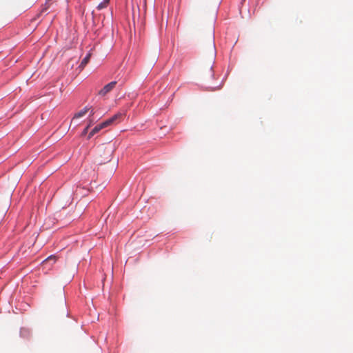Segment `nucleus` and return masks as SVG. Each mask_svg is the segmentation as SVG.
I'll return each mask as SVG.
<instances>
[{"mask_svg": "<svg viewBox=\"0 0 353 353\" xmlns=\"http://www.w3.org/2000/svg\"><path fill=\"white\" fill-rule=\"evenodd\" d=\"M110 155H108V157H106L103 160H98V163L99 164H103V163H105V162H108L110 160Z\"/></svg>", "mask_w": 353, "mask_h": 353, "instance_id": "7", "label": "nucleus"}, {"mask_svg": "<svg viewBox=\"0 0 353 353\" xmlns=\"http://www.w3.org/2000/svg\"><path fill=\"white\" fill-rule=\"evenodd\" d=\"M50 261H53L54 262L56 261V256H54V255H51L50 256H48L45 261L44 262L47 263Z\"/></svg>", "mask_w": 353, "mask_h": 353, "instance_id": "8", "label": "nucleus"}, {"mask_svg": "<svg viewBox=\"0 0 353 353\" xmlns=\"http://www.w3.org/2000/svg\"><path fill=\"white\" fill-rule=\"evenodd\" d=\"M90 58V54H87L81 61L79 67L83 68L87 63L89 62Z\"/></svg>", "mask_w": 353, "mask_h": 353, "instance_id": "5", "label": "nucleus"}, {"mask_svg": "<svg viewBox=\"0 0 353 353\" xmlns=\"http://www.w3.org/2000/svg\"><path fill=\"white\" fill-rule=\"evenodd\" d=\"M117 85V81H111L110 83L105 85L101 90L98 92L99 95L105 96L107 94L110 92Z\"/></svg>", "mask_w": 353, "mask_h": 353, "instance_id": "1", "label": "nucleus"}, {"mask_svg": "<svg viewBox=\"0 0 353 353\" xmlns=\"http://www.w3.org/2000/svg\"><path fill=\"white\" fill-rule=\"evenodd\" d=\"M49 7H50V4H49L48 2H46V3L44 4V7H43V10H43V11H44V10H47L49 8Z\"/></svg>", "mask_w": 353, "mask_h": 353, "instance_id": "10", "label": "nucleus"}, {"mask_svg": "<svg viewBox=\"0 0 353 353\" xmlns=\"http://www.w3.org/2000/svg\"><path fill=\"white\" fill-rule=\"evenodd\" d=\"M90 128V125H88L82 132V136L85 135L88 133V128Z\"/></svg>", "mask_w": 353, "mask_h": 353, "instance_id": "9", "label": "nucleus"}, {"mask_svg": "<svg viewBox=\"0 0 353 353\" xmlns=\"http://www.w3.org/2000/svg\"><path fill=\"white\" fill-rule=\"evenodd\" d=\"M88 121H89V124L88 125H90V126L92 124L94 120H93V119L89 118Z\"/></svg>", "mask_w": 353, "mask_h": 353, "instance_id": "11", "label": "nucleus"}, {"mask_svg": "<svg viewBox=\"0 0 353 353\" xmlns=\"http://www.w3.org/2000/svg\"><path fill=\"white\" fill-rule=\"evenodd\" d=\"M90 110V115H94V109L91 107L89 108L88 106L83 108L81 110H80L79 112L76 113L73 117V119L81 118L83 116H85L89 111Z\"/></svg>", "mask_w": 353, "mask_h": 353, "instance_id": "2", "label": "nucleus"}, {"mask_svg": "<svg viewBox=\"0 0 353 353\" xmlns=\"http://www.w3.org/2000/svg\"><path fill=\"white\" fill-rule=\"evenodd\" d=\"M212 66H210V73H212Z\"/></svg>", "mask_w": 353, "mask_h": 353, "instance_id": "12", "label": "nucleus"}, {"mask_svg": "<svg viewBox=\"0 0 353 353\" xmlns=\"http://www.w3.org/2000/svg\"><path fill=\"white\" fill-rule=\"evenodd\" d=\"M123 114L119 112V113L114 114V116H112L111 118L107 119L104 122L108 127V126L112 125V123H114V122H116L117 121L120 120L123 117Z\"/></svg>", "mask_w": 353, "mask_h": 353, "instance_id": "3", "label": "nucleus"}, {"mask_svg": "<svg viewBox=\"0 0 353 353\" xmlns=\"http://www.w3.org/2000/svg\"><path fill=\"white\" fill-rule=\"evenodd\" d=\"M108 2V0H107L105 2L99 3L97 6L98 10H101V9L105 8Z\"/></svg>", "mask_w": 353, "mask_h": 353, "instance_id": "6", "label": "nucleus"}, {"mask_svg": "<svg viewBox=\"0 0 353 353\" xmlns=\"http://www.w3.org/2000/svg\"><path fill=\"white\" fill-rule=\"evenodd\" d=\"M107 125L105 123V122H102L101 123L96 125L92 130L91 132H90L89 135H88V139H90L94 134H95L96 133L99 132L101 130H102L103 128H106Z\"/></svg>", "mask_w": 353, "mask_h": 353, "instance_id": "4", "label": "nucleus"}]
</instances>
